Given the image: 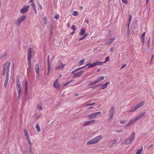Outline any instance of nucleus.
Listing matches in <instances>:
<instances>
[{
    "instance_id": "f257e3e1",
    "label": "nucleus",
    "mask_w": 154,
    "mask_h": 154,
    "mask_svg": "<svg viewBox=\"0 0 154 154\" xmlns=\"http://www.w3.org/2000/svg\"><path fill=\"white\" fill-rule=\"evenodd\" d=\"M101 135H99L92 139L89 140L86 143L87 145H91L96 143L99 142L102 138Z\"/></svg>"
},
{
    "instance_id": "f03ea898",
    "label": "nucleus",
    "mask_w": 154,
    "mask_h": 154,
    "mask_svg": "<svg viewBox=\"0 0 154 154\" xmlns=\"http://www.w3.org/2000/svg\"><path fill=\"white\" fill-rule=\"evenodd\" d=\"M135 134L134 132H132L130 137L125 140V141L122 142L124 144L127 145L132 143L135 140Z\"/></svg>"
},
{
    "instance_id": "7ed1b4c3",
    "label": "nucleus",
    "mask_w": 154,
    "mask_h": 154,
    "mask_svg": "<svg viewBox=\"0 0 154 154\" xmlns=\"http://www.w3.org/2000/svg\"><path fill=\"white\" fill-rule=\"evenodd\" d=\"M10 65L11 63L8 62L4 65L3 69V74L5 76V74H7V71H8V74H9Z\"/></svg>"
},
{
    "instance_id": "20e7f679",
    "label": "nucleus",
    "mask_w": 154,
    "mask_h": 154,
    "mask_svg": "<svg viewBox=\"0 0 154 154\" xmlns=\"http://www.w3.org/2000/svg\"><path fill=\"white\" fill-rule=\"evenodd\" d=\"M144 104V102L143 101L137 104L134 107L131 109L129 110V112H133L135 111L137 109L140 108Z\"/></svg>"
},
{
    "instance_id": "39448f33",
    "label": "nucleus",
    "mask_w": 154,
    "mask_h": 154,
    "mask_svg": "<svg viewBox=\"0 0 154 154\" xmlns=\"http://www.w3.org/2000/svg\"><path fill=\"white\" fill-rule=\"evenodd\" d=\"M26 18V16L23 15L20 17L15 22V25L17 26H20L21 23Z\"/></svg>"
},
{
    "instance_id": "423d86ee",
    "label": "nucleus",
    "mask_w": 154,
    "mask_h": 154,
    "mask_svg": "<svg viewBox=\"0 0 154 154\" xmlns=\"http://www.w3.org/2000/svg\"><path fill=\"white\" fill-rule=\"evenodd\" d=\"M101 113V112L100 111H98L88 115L86 116V117L89 118V119H93L95 118L97 116L100 114Z\"/></svg>"
},
{
    "instance_id": "0eeeda50",
    "label": "nucleus",
    "mask_w": 154,
    "mask_h": 154,
    "mask_svg": "<svg viewBox=\"0 0 154 154\" xmlns=\"http://www.w3.org/2000/svg\"><path fill=\"white\" fill-rule=\"evenodd\" d=\"M65 66V64H63L61 62L59 61L56 66L55 69L57 70H62Z\"/></svg>"
},
{
    "instance_id": "6e6552de",
    "label": "nucleus",
    "mask_w": 154,
    "mask_h": 154,
    "mask_svg": "<svg viewBox=\"0 0 154 154\" xmlns=\"http://www.w3.org/2000/svg\"><path fill=\"white\" fill-rule=\"evenodd\" d=\"M115 112L114 107L113 106H112L109 109V113L110 118L109 119L112 120L114 116Z\"/></svg>"
},
{
    "instance_id": "1a4fd4ad",
    "label": "nucleus",
    "mask_w": 154,
    "mask_h": 154,
    "mask_svg": "<svg viewBox=\"0 0 154 154\" xmlns=\"http://www.w3.org/2000/svg\"><path fill=\"white\" fill-rule=\"evenodd\" d=\"M34 54L32 53V49L29 47L28 50L27 60H31L32 57H33Z\"/></svg>"
},
{
    "instance_id": "9d476101",
    "label": "nucleus",
    "mask_w": 154,
    "mask_h": 154,
    "mask_svg": "<svg viewBox=\"0 0 154 154\" xmlns=\"http://www.w3.org/2000/svg\"><path fill=\"white\" fill-rule=\"evenodd\" d=\"M29 5H28L27 6H24L23 8H22L20 10V13L22 14L26 13L27 11L29 10Z\"/></svg>"
},
{
    "instance_id": "9b49d317",
    "label": "nucleus",
    "mask_w": 154,
    "mask_h": 154,
    "mask_svg": "<svg viewBox=\"0 0 154 154\" xmlns=\"http://www.w3.org/2000/svg\"><path fill=\"white\" fill-rule=\"evenodd\" d=\"M17 88L18 90V94L19 99L20 98V96L21 94V90L22 89V86L21 85H19L17 86Z\"/></svg>"
},
{
    "instance_id": "f8f14e48",
    "label": "nucleus",
    "mask_w": 154,
    "mask_h": 154,
    "mask_svg": "<svg viewBox=\"0 0 154 154\" xmlns=\"http://www.w3.org/2000/svg\"><path fill=\"white\" fill-rule=\"evenodd\" d=\"M9 78V74L8 71H7V74H6L5 80L4 82V87H6L7 85Z\"/></svg>"
},
{
    "instance_id": "ddd939ff",
    "label": "nucleus",
    "mask_w": 154,
    "mask_h": 154,
    "mask_svg": "<svg viewBox=\"0 0 154 154\" xmlns=\"http://www.w3.org/2000/svg\"><path fill=\"white\" fill-rule=\"evenodd\" d=\"M84 73V72L81 70L79 72L75 73L73 75V77H79Z\"/></svg>"
},
{
    "instance_id": "4468645a",
    "label": "nucleus",
    "mask_w": 154,
    "mask_h": 154,
    "mask_svg": "<svg viewBox=\"0 0 154 154\" xmlns=\"http://www.w3.org/2000/svg\"><path fill=\"white\" fill-rule=\"evenodd\" d=\"M39 112V111L38 112V109H36L35 111V114L34 115V116L36 119H38L41 116V114H38V113Z\"/></svg>"
},
{
    "instance_id": "2eb2a0df",
    "label": "nucleus",
    "mask_w": 154,
    "mask_h": 154,
    "mask_svg": "<svg viewBox=\"0 0 154 154\" xmlns=\"http://www.w3.org/2000/svg\"><path fill=\"white\" fill-rule=\"evenodd\" d=\"M58 79H57L54 82L53 84V86L54 88H59L60 87V85L58 82Z\"/></svg>"
},
{
    "instance_id": "dca6fc26",
    "label": "nucleus",
    "mask_w": 154,
    "mask_h": 154,
    "mask_svg": "<svg viewBox=\"0 0 154 154\" xmlns=\"http://www.w3.org/2000/svg\"><path fill=\"white\" fill-rule=\"evenodd\" d=\"M145 112H143L137 116L135 118L137 120H138L140 119L141 117H143L145 115Z\"/></svg>"
},
{
    "instance_id": "f3484780",
    "label": "nucleus",
    "mask_w": 154,
    "mask_h": 154,
    "mask_svg": "<svg viewBox=\"0 0 154 154\" xmlns=\"http://www.w3.org/2000/svg\"><path fill=\"white\" fill-rule=\"evenodd\" d=\"M31 6L32 8H33V10L34 11L35 13L36 14H37V12L36 9V8L35 6V3L34 2H33V3L31 4Z\"/></svg>"
},
{
    "instance_id": "a211bd4d",
    "label": "nucleus",
    "mask_w": 154,
    "mask_h": 154,
    "mask_svg": "<svg viewBox=\"0 0 154 154\" xmlns=\"http://www.w3.org/2000/svg\"><path fill=\"white\" fill-rule=\"evenodd\" d=\"M95 122L94 120H90L88 121H87L85 122L84 124V125L86 126L88 125L91 124L94 122Z\"/></svg>"
},
{
    "instance_id": "6ab92c4d",
    "label": "nucleus",
    "mask_w": 154,
    "mask_h": 154,
    "mask_svg": "<svg viewBox=\"0 0 154 154\" xmlns=\"http://www.w3.org/2000/svg\"><path fill=\"white\" fill-rule=\"evenodd\" d=\"M42 104L41 103H39L37 105V108L36 109H38V112H39L38 110H42Z\"/></svg>"
},
{
    "instance_id": "aec40b11",
    "label": "nucleus",
    "mask_w": 154,
    "mask_h": 154,
    "mask_svg": "<svg viewBox=\"0 0 154 154\" xmlns=\"http://www.w3.org/2000/svg\"><path fill=\"white\" fill-rule=\"evenodd\" d=\"M35 69L36 73H39V67L38 64L35 65Z\"/></svg>"
},
{
    "instance_id": "412c9836",
    "label": "nucleus",
    "mask_w": 154,
    "mask_h": 154,
    "mask_svg": "<svg viewBox=\"0 0 154 154\" xmlns=\"http://www.w3.org/2000/svg\"><path fill=\"white\" fill-rule=\"evenodd\" d=\"M132 17L131 15H130L129 16V17L128 18V30L129 29V26L130 24V22L132 20Z\"/></svg>"
},
{
    "instance_id": "4be33fe9",
    "label": "nucleus",
    "mask_w": 154,
    "mask_h": 154,
    "mask_svg": "<svg viewBox=\"0 0 154 154\" xmlns=\"http://www.w3.org/2000/svg\"><path fill=\"white\" fill-rule=\"evenodd\" d=\"M94 63L95 66H96L97 65H101L103 64V62L101 61H96Z\"/></svg>"
},
{
    "instance_id": "5701e85b",
    "label": "nucleus",
    "mask_w": 154,
    "mask_h": 154,
    "mask_svg": "<svg viewBox=\"0 0 154 154\" xmlns=\"http://www.w3.org/2000/svg\"><path fill=\"white\" fill-rule=\"evenodd\" d=\"M117 142V140H115L112 143H110L109 144V145L110 147H111L112 146H113Z\"/></svg>"
},
{
    "instance_id": "b1692460",
    "label": "nucleus",
    "mask_w": 154,
    "mask_h": 154,
    "mask_svg": "<svg viewBox=\"0 0 154 154\" xmlns=\"http://www.w3.org/2000/svg\"><path fill=\"white\" fill-rule=\"evenodd\" d=\"M104 77L103 76H101L98 77V79L96 80L97 81V82H100L101 81L103 80L104 79Z\"/></svg>"
},
{
    "instance_id": "393cba45",
    "label": "nucleus",
    "mask_w": 154,
    "mask_h": 154,
    "mask_svg": "<svg viewBox=\"0 0 154 154\" xmlns=\"http://www.w3.org/2000/svg\"><path fill=\"white\" fill-rule=\"evenodd\" d=\"M85 59H82L79 61L78 63V66H80L85 61Z\"/></svg>"
},
{
    "instance_id": "a878e982",
    "label": "nucleus",
    "mask_w": 154,
    "mask_h": 154,
    "mask_svg": "<svg viewBox=\"0 0 154 154\" xmlns=\"http://www.w3.org/2000/svg\"><path fill=\"white\" fill-rule=\"evenodd\" d=\"M16 79H17V80H16V84H17V86L19 85H21L20 82V80H19V78L18 76H16Z\"/></svg>"
},
{
    "instance_id": "bb28decb",
    "label": "nucleus",
    "mask_w": 154,
    "mask_h": 154,
    "mask_svg": "<svg viewBox=\"0 0 154 154\" xmlns=\"http://www.w3.org/2000/svg\"><path fill=\"white\" fill-rule=\"evenodd\" d=\"M143 147H141V148L136 152V154H141L143 150Z\"/></svg>"
},
{
    "instance_id": "cd10ccee",
    "label": "nucleus",
    "mask_w": 154,
    "mask_h": 154,
    "mask_svg": "<svg viewBox=\"0 0 154 154\" xmlns=\"http://www.w3.org/2000/svg\"><path fill=\"white\" fill-rule=\"evenodd\" d=\"M85 29L84 28H82L81 29V32L79 33V34L81 35H83L84 33Z\"/></svg>"
},
{
    "instance_id": "c85d7f7f",
    "label": "nucleus",
    "mask_w": 154,
    "mask_h": 154,
    "mask_svg": "<svg viewBox=\"0 0 154 154\" xmlns=\"http://www.w3.org/2000/svg\"><path fill=\"white\" fill-rule=\"evenodd\" d=\"M82 69H83V68H82V67L77 68L76 69H74L73 71H72L71 72V73H74L75 72L78 71V70H79Z\"/></svg>"
},
{
    "instance_id": "c756f323",
    "label": "nucleus",
    "mask_w": 154,
    "mask_h": 154,
    "mask_svg": "<svg viewBox=\"0 0 154 154\" xmlns=\"http://www.w3.org/2000/svg\"><path fill=\"white\" fill-rule=\"evenodd\" d=\"M137 120L136 119V118H134V119L132 120H131L129 122L130 123H131V125L134 123H135V122H136Z\"/></svg>"
},
{
    "instance_id": "7c9ffc66",
    "label": "nucleus",
    "mask_w": 154,
    "mask_h": 154,
    "mask_svg": "<svg viewBox=\"0 0 154 154\" xmlns=\"http://www.w3.org/2000/svg\"><path fill=\"white\" fill-rule=\"evenodd\" d=\"M35 127L38 132H39L41 131L40 128L38 124H36Z\"/></svg>"
},
{
    "instance_id": "2f4dec72",
    "label": "nucleus",
    "mask_w": 154,
    "mask_h": 154,
    "mask_svg": "<svg viewBox=\"0 0 154 154\" xmlns=\"http://www.w3.org/2000/svg\"><path fill=\"white\" fill-rule=\"evenodd\" d=\"M97 81L96 80L94 81L91 82L89 83V85H94L97 83Z\"/></svg>"
},
{
    "instance_id": "473e14b6",
    "label": "nucleus",
    "mask_w": 154,
    "mask_h": 154,
    "mask_svg": "<svg viewBox=\"0 0 154 154\" xmlns=\"http://www.w3.org/2000/svg\"><path fill=\"white\" fill-rule=\"evenodd\" d=\"M95 66L94 63H89V66H88L89 68H92L93 67Z\"/></svg>"
},
{
    "instance_id": "72a5a7b5",
    "label": "nucleus",
    "mask_w": 154,
    "mask_h": 154,
    "mask_svg": "<svg viewBox=\"0 0 154 154\" xmlns=\"http://www.w3.org/2000/svg\"><path fill=\"white\" fill-rule=\"evenodd\" d=\"M49 57H50L49 55H48V57H47V61H48V67L49 69V68H50V63H49Z\"/></svg>"
},
{
    "instance_id": "f704fd0d",
    "label": "nucleus",
    "mask_w": 154,
    "mask_h": 154,
    "mask_svg": "<svg viewBox=\"0 0 154 154\" xmlns=\"http://www.w3.org/2000/svg\"><path fill=\"white\" fill-rule=\"evenodd\" d=\"M24 132L26 137L29 136L28 132L25 129L24 130Z\"/></svg>"
},
{
    "instance_id": "c9c22d12",
    "label": "nucleus",
    "mask_w": 154,
    "mask_h": 154,
    "mask_svg": "<svg viewBox=\"0 0 154 154\" xmlns=\"http://www.w3.org/2000/svg\"><path fill=\"white\" fill-rule=\"evenodd\" d=\"M28 62V68H30L31 67V60H27Z\"/></svg>"
},
{
    "instance_id": "e433bc0d",
    "label": "nucleus",
    "mask_w": 154,
    "mask_h": 154,
    "mask_svg": "<svg viewBox=\"0 0 154 154\" xmlns=\"http://www.w3.org/2000/svg\"><path fill=\"white\" fill-rule=\"evenodd\" d=\"M79 13L78 12L74 11L73 12V15L74 16H77L78 15Z\"/></svg>"
},
{
    "instance_id": "4c0bfd02",
    "label": "nucleus",
    "mask_w": 154,
    "mask_h": 154,
    "mask_svg": "<svg viewBox=\"0 0 154 154\" xmlns=\"http://www.w3.org/2000/svg\"><path fill=\"white\" fill-rule=\"evenodd\" d=\"M115 39V38H113L111 39H110L109 41V44H110L112 43L114 41Z\"/></svg>"
},
{
    "instance_id": "58836bf2",
    "label": "nucleus",
    "mask_w": 154,
    "mask_h": 154,
    "mask_svg": "<svg viewBox=\"0 0 154 154\" xmlns=\"http://www.w3.org/2000/svg\"><path fill=\"white\" fill-rule=\"evenodd\" d=\"M131 125V123H130V122H129L125 126L124 128H126V127H128Z\"/></svg>"
},
{
    "instance_id": "ea45409f",
    "label": "nucleus",
    "mask_w": 154,
    "mask_h": 154,
    "mask_svg": "<svg viewBox=\"0 0 154 154\" xmlns=\"http://www.w3.org/2000/svg\"><path fill=\"white\" fill-rule=\"evenodd\" d=\"M71 29H72L74 31H75L76 29V28L75 27L74 25H73L71 27Z\"/></svg>"
},
{
    "instance_id": "a19ab883",
    "label": "nucleus",
    "mask_w": 154,
    "mask_h": 154,
    "mask_svg": "<svg viewBox=\"0 0 154 154\" xmlns=\"http://www.w3.org/2000/svg\"><path fill=\"white\" fill-rule=\"evenodd\" d=\"M107 87V85H106V84H104V85H103L102 86V89H105Z\"/></svg>"
},
{
    "instance_id": "79ce46f5",
    "label": "nucleus",
    "mask_w": 154,
    "mask_h": 154,
    "mask_svg": "<svg viewBox=\"0 0 154 154\" xmlns=\"http://www.w3.org/2000/svg\"><path fill=\"white\" fill-rule=\"evenodd\" d=\"M73 80H70V81L67 82V83H65V84H64V86H66V85H68L71 82H73Z\"/></svg>"
},
{
    "instance_id": "37998d69",
    "label": "nucleus",
    "mask_w": 154,
    "mask_h": 154,
    "mask_svg": "<svg viewBox=\"0 0 154 154\" xmlns=\"http://www.w3.org/2000/svg\"><path fill=\"white\" fill-rule=\"evenodd\" d=\"M109 60V57L108 56L107 57H106V58L105 59V60L104 62L103 63H105L106 62H107Z\"/></svg>"
},
{
    "instance_id": "c03bdc74",
    "label": "nucleus",
    "mask_w": 154,
    "mask_h": 154,
    "mask_svg": "<svg viewBox=\"0 0 154 154\" xmlns=\"http://www.w3.org/2000/svg\"><path fill=\"white\" fill-rule=\"evenodd\" d=\"M95 104V103H89L86 105V106H92Z\"/></svg>"
},
{
    "instance_id": "a18cd8bd",
    "label": "nucleus",
    "mask_w": 154,
    "mask_h": 154,
    "mask_svg": "<svg viewBox=\"0 0 154 154\" xmlns=\"http://www.w3.org/2000/svg\"><path fill=\"white\" fill-rule=\"evenodd\" d=\"M43 20L44 21V23L45 24H47V18L46 17H44L43 18Z\"/></svg>"
},
{
    "instance_id": "49530a36",
    "label": "nucleus",
    "mask_w": 154,
    "mask_h": 154,
    "mask_svg": "<svg viewBox=\"0 0 154 154\" xmlns=\"http://www.w3.org/2000/svg\"><path fill=\"white\" fill-rule=\"evenodd\" d=\"M59 18V15L58 14L56 15L54 17V18L56 20L58 19Z\"/></svg>"
},
{
    "instance_id": "de8ad7c7",
    "label": "nucleus",
    "mask_w": 154,
    "mask_h": 154,
    "mask_svg": "<svg viewBox=\"0 0 154 154\" xmlns=\"http://www.w3.org/2000/svg\"><path fill=\"white\" fill-rule=\"evenodd\" d=\"M126 122V121H121L120 122V123L122 124H125Z\"/></svg>"
},
{
    "instance_id": "09e8293b",
    "label": "nucleus",
    "mask_w": 154,
    "mask_h": 154,
    "mask_svg": "<svg viewBox=\"0 0 154 154\" xmlns=\"http://www.w3.org/2000/svg\"><path fill=\"white\" fill-rule=\"evenodd\" d=\"M39 73H36V79L37 80H38L39 77Z\"/></svg>"
},
{
    "instance_id": "8fccbe9b",
    "label": "nucleus",
    "mask_w": 154,
    "mask_h": 154,
    "mask_svg": "<svg viewBox=\"0 0 154 154\" xmlns=\"http://www.w3.org/2000/svg\"><path fill=\"white\" fill-rule=\"evenodd\" d=\"M122 1V2L125 4H127L128 3V2L127 1V0H121Z\"/></svg>"
},
{
    "instance_id": "3c124183",
    "label": "nucleus",
    "mask_w": 154,
    "mask_h": 154,
    "mask_svg": "<svg viewBox=\"0 0 154 154\" xmlns=\"http://www.w3.org/2000/svg\"><path fill=\"white\" fill-rule=\"evenodd\" d=\"M127 65L126 64H124L123 65V66L121 67V69H123Z\"/></svg>"
},
{
    "instance_id": "603ef678",
    "label": "nucleus",
    "mask_w": 154,
    "mask_h": 154,
    "mask_svg": "<svg viewBox=\"0 0 154 154\" xmlns=\"http://www.w3.org/2000/svg\"><path fill=\"white\" fill-rule=\"evenodd\" d=\"M7 55V54L6 53H5L3 55H2V56H1L0 57V58H2L3 57H5Z\"/></svg>"
},
{
    "instance_id": "864d4df0",
    "label": "nucleus",
    "mask_w": 154,
    "mask_h": 154,
    "mask_svg": "<svg viewBox=\"0 0 154 154\" xmlns=\"http://www.w3.org/2000/svg\"><path fill=\"white\" fill-rule=\"evenodd\" d=\"M150 40V38L149 37L147 41V44L148 45H149Z\"/></svg>"
},
{
    "instance_id": "5fc2aeb1",
    "label": "nucleus",
    "mask_w": 154,
    "mask_h": 154,
    "mask_svg": "<svg viewBox=\"0 0 154 154\" xmlns=\"http://www.w3.org/2000/svg\"><path fill=\"white\" fill-rule=\"evenodd\" d=\"M145 35V32H143L141 35V37L142 38H144V37Z\"/></svg>"
},
{
    "instance_id": "6e6d98bb",
    "label": "nucleus",
    "mask_w": 154,
    "mask_h": 154,
    "mask_svg": "<svg viewBox=\"0 0 154 154\" xmlns=\"http://www.w3.org/2000/svg\"><path fill=\"white\" fill-rule=\"evenodd\" d=\"M31 68H28L27 69V71L28 73H29V72H30L31 71Z\"/></svg>"
},
{
    "instance_id": "4d7b16f0",
    "label": "nucleus",
    "mask_w": 154,
    "mask_h": 154,
    "mask_svg": "<svg viewBox=\"0 0 154 154\" xmlns=\"http://www.w3.org/2000/svg\"><path fill=\"white\" fill-rule=\"evenodd\" d=\"M123 131L122 130H117L116 131V132L117 133H120L122 132Z\"/></svg>"
},
{
    "instance_id": "13d9d810",
    "label": "nucleus",
    "mask_w": 154,
    "mask_h": 154,
    "mask_svg": "<svg viewBox=\"0 0 154 154\" xmlns=\"http://www.w3.org/2000/svg\"><path fill=\"white\" fill-rule=\"evenodd\" d=\"M25 90L26 93H27L28 92V86H25Z\"/></svg>"
},
{
    "instance_id": "bf43d9fd",
    "label": "nucleus",
    "mask_w": 154,
    "mask_h": 154,
    "mask_svg": "<svg viewBox=\"0 0 154 154\" xmlns=\"http://www.w3.org/2000/svg\"><path fill=\"white\" fill-rule=\"evenodd\" d=\"M29 152H30V153H32V147L31 146H29Z\"/></svg>"
},
{
    "instance_id": "052dcab7",
    "label": "nucleus",
    "mask_w": 154,
    "mask_h": 154,
    "mask_svg": "<svg viewBox=\"0 0 154 154\" xmlns=\"http://www.w3.org/2000/svg\"><path fill=\"white\" fill-rule=\"evenodd\" d=\"M89 66V63L86 64L85 65V66H83V67H82V68H83V69L86 67H87V66Z\"/></svg>"
},
{
    "instance_id": "680f3d73",
    "label": "nucleus",
    "mask_w": 154,
    "mask_h": 154,
    "mask_svg": "<svg viewBox=\"0 0 154 154\" xmlns=\"http://www.w3.org/2000/svg\"><path fill=\"white\" fill-rule=\"evenodd\" d=\"M25 86H28V83L27 81L26 80H25Z\"/></svg>"
},
{
    "instance_id": "e2e57ef3",
    "label": "nucleus",
    "mask_w": 154,
    "mask_h": 154,
    "mask_svg": "<svg viewBox=\"0 0 154 154\" xmlns=\"http://www.w3.org/2000/svg\"><path fill=\"white\" fill-rule=\"evenodd\" d=\"M153 146V144L151 145H149V146H148V149H150V148L152 147Z\"/></svg>"
},
{
    "instance_id": "0e129e2a",
    "label": "nucleus",
    "mask_w": 154,
    "mask_h": 154,
    "mask_svg": "<svg viewBox=\"0 0 154 154\" xmlns=\"http://www.w3.org/2000/svg\"><path fill=\"white\" fill-rule=\"evenodd\" d=\"M27 141L29 143V144L30 145V146H32V143L31 142V141L30 140H28Z\"/></svg>"
},
{
    "instance_id": "69168bd1",
    "label": "nucleus",
    "mask_w": 154,
    "mask_h": 154,
    "mask_svg": "<svg viewBox=\"0 0 154 154\" xmlns=\"http://www.w3.org/2000/svg\"><path fill=\"white\" fill-rule=\"evenodd\" d=\"M85 38V37L83 36V37H81L80 39L79 40V41L83 39H84Z\"/></svg>"
},
{
    "instance_id": "338daca9",
    "label": "nucleus",
    "mask_w": 154,
    "mask_h": 154,
    "mask_svg": "<svg viewBox=\"0 0 154 154\" xmlns=\"http://www.w3.org/2000/svg\"><path fill=\"white\" fill-rule=\"evenodd\" d=\"M26 139H27V140H30V139H29V136H28L27 137H26Z\"/></svg>"
},
{
    "instance_id": "774afa93",
    "label": "nucleus",
    "mask_w": 154,
    "mask_h": 154,
    "mask_svg": "<svg viewBox=\"0 0 154 154\" xmlns=\"http://www.w3.org/2000/svg\"><path fill=\"white\" fill-rule=\"evenodd\" d=\"M154 57V54L152 56L151 59L150 60V61L151 62L153 59V58Z\"/></svg>"
}]
</instances>
